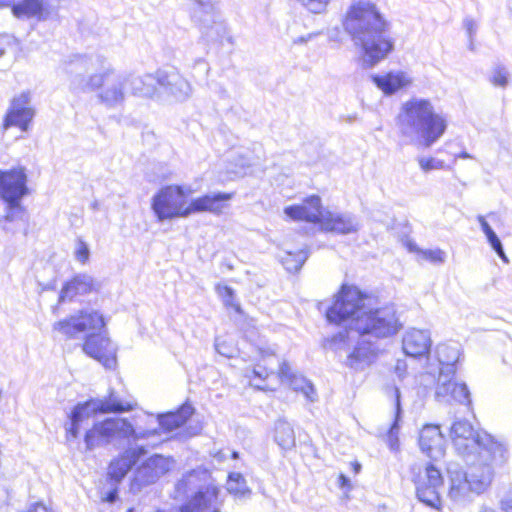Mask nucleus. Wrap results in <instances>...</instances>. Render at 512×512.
Masks as SVG:
<instances>
[{
    "label": "nucleus",
    "instance_id": "obj_11",
    "mask_svg": "<svg viewBox=\"0 0 512 512\" xmlns=\"http://www.w3.org/2000/svg\"><path fill=\"white\" fill-rule=\"evenodd\" d=\"M105 326V319L99 311L84 309L76 315L56 322L54 329L68 338H76L84 332L96 333V331L102 330Z\"/></svg>",
    "mask_w": 512,
    "mask_h": 512
},
{
    "label": "nucleus",
    "instance_id": "obj_24",
    "mask_svg": "<svg viewBox=\"0 0 512 512\" xmlns=\"http://www.w3.org/2000/svg\"><path fill=\"white\" fill-rule=\"evenodd\" d=\"M320 226L324 231L338 234H350L359 229V223L354 216L330 211L324 213Z\"/></svg>",
    "mask_w": 512,
    "mask_h": 512
},
{
    "label": "nucleus",
    "instance_id": "obj_9",
    "mask_svg": "<svg viewBox=\"0 0 512 512\" xmlns=\"http://www.w3.org/2000/svg\"><path fill=\"white\" fill-rule=\"evenodd\" d=\"M151 208L160 222L190 215V204H187L183 188L178 185L161 188L153 196Z\"/></svg>",
    "mask_w": 512,
    "mask_h": 512
},
{
    "label": "nucleus",
    "instance_id": "obj_12",
    "mask_svg": "<svg viewBox=\"0 0 512 512\" xmlns=\"http://www.w3.org/2000/svg\"><path fill=\"white\" fill-rule=\"evenodd\" d=\"M27 176L22 168L0 172V197L9 208H21L20 201L28 193Z\"/></svg>",
    "mask_w": 512,
    "mask_h": 512
},
{
    "label": "nucleus",
    "instance_id": "obj_39",
    "mask_svg": "<svg viewBox=\"0 0 512 512\" xmlns=\"http://www.w3.org/2000/svg\"><path fill=\"white\" fill-rule=\"evenodd\" d=\"M193 3L191 9L192 19H202L205 16L208 20L212 15V8H214L213 0H191Z\"/></svg>",
    "mask_w": 512,
    "mask_h": 512
},
{
    "label": "nucleus",
    "instance_id": "obj_56",
    "mask_svg": "<svg viewBox=\"0 0 512 512\" xmlns=\"http://www.w3.org/2000/svg\"><path fill=\"white\" fill-rule=\"evenodd\" d=\"M14 0H0V6H9Z\"/></svg>",
    "mask_w": 512,
    "mask_h": 512
},
{
    "label": "nucleus",
    "instance_id": "obj_63",
    "mask_svg": "<svg viewBox=\"0 0 512 512\" xmlns=\"http://www.w3.org/2000/svg\"><path fill=\"white\" fill-rule=\"evenodd\" d=\"M426 378H432V376L430 374H426L425 376H423V379L426 380Z\"/></svg>",
    "mask_w": 512,
    "mask_h": 512
},
{
    "label": "nucleus",
    "instance_id": "obj_28",
    "mask_svg": "<svg viewBox=\"0 0 512 512\" xmlns=\"http://www.w3.org/2000/svg\"><path fill=\"white\" fill-rule=\"evenodd\" d=\"M160 71L143 76L128 74V85L131 93L141 97H154L157 94L158 86H160Z\"/></svg>",
    "mask_w": 512,
    "mask_h": 512
},
{
    "label": "nucleus",
    "instance_id": "obj_20",
    "mask_svg": "<svg viewBox=\"0 0 512 512\" xmlns=\"http://www.w3.org/2000/svg\"><path fill=\"white\" fill-rule=\"evenodd\" d=\"M321 209L320 197L313 195L306 198L300 205L287 206L284 213L292 220H304L321 224V218L324 215Z\"/></svg>",
    "mask_w": 512,
    "mask_h": 512
},
{
    "label": "nucleus",
    "instance_id": "obj_37",
    "mask_svg": "<svg viewBox=\"0 0 512 512\" xmlns=\"http://www.w3.org/2000/svg\"><path fill=\"white\" fill-rule=\"evenodd\" d=\"M227 490L236 498L244 499L250 496L251 490L248 488L245 478L240 473H230L227 480Z\"/></svg>",
    "mask_w": 512,
    "mask_h": 512
},
{
    "label": "nucleus",
    "instance_id": "obj_46",
    "mask_svg": "<svg viewBox=\"0 0 512 512\" xmlns=\"http://www.w3.org/2000/svg\"><path fill=\"white\" fill-rule=\"evenodd\" d=\"M215 349L219 354L225 357H232L233 349L226 346L220 338H216L215 340Z\"/></svg>",
    "mask_w": 512,
    "mask_h": 512
},
{
    "label": "nucleus",
    "instance_id": "obj_10",
    "mask_svg": "<svg viewBox=\"0 0 512 512\" xmlns=\"http://www.w3.org/2000/svg\"><path fill=\"white\" fill-rule=\"evenodd\" d=\"M411 473L418 500L429 507L438 508L441 503L439 489L443 485L440 470L433 464H427L424 468L414 465Z\"/></svg>",
    "mask_w": 512,
    "mask_h": 512
},
{
    "label": "nucleus",
    "instance_id": "obj_45",
    "mask_svg": "<svg viewBox=\"0 0 512 512\" xmlns=\"http://www.w3.org/2000/svg\"><path fill=\"white\" fill-rule=\"evenodd\" d=\"M250 373L253 374L254 380L259 379L260 381L265 380L269 376V372L267 371V369L265 367L260 366V365H258L255 368H253L250 371ZM246 376L248 378H250L251 381H253V379H252V377H251V375L249 373H247Z\"/></svg>",
    "mask_w": 512,
    "mask_h": 512
},
{
    "label": "nucleus",
    "instance_id": "obj_17",
    "mask_svg": "<svg viewBox=\"0 0 512 512\" xmlns=\"http://www.w3.org/2000/svg\"><path fill=\"white\" fill-rule=\"evenodd\" d=\"M200 28L203 36L207 41L211 42H228L233 43V38L230 34L227 24L221 20L217 14L215 7L212 8V15L209 20L203 16L202 19H192Z\"/></svg>",
    "mask_w": 512,
    "mask_h": 512
},
{
    "label": "nucleus",
    "instance_id": "obj_15",
    "mask_svg": "<svg viewBox=\"0 0 512 512\" xmlns=\"http://www.w3.org/2000/svg\"><path fill=\"white\" fill-rule=\"evenodd\" d=\"M33 117L34 110L30 106V94L23 92L11 101L3 122V128L8 129L11 126H17L22 131H26Z\"/></svg>",
    "mask_w": 512,
    "mask_h": 512
},
{
    "label": "nucleus",
    "instance_id": "obj_38",
    "mask_svg": "<svg viewBox=\"0 0 512 512\" xmlns=\"http://www.w3.org/2000/svg\"><path fill=\"white\" fill-rule=\"evenodd\" d=\"M286 383H288L293 390L302 392L309 401H315V389L303 376L294 374Z\"/></svg>",
    "mask_w": 512,
    "mask_h": 512
},
{
    "label": "nucleus",
    "instance_id": "obj_58",
    "mask_svg": "<svg viewBox=\"0 0 512 512\" xmlns=\"http://www.w3.org/2000/svg\"><path fill=\"white\" fill-rule=\"evenodd\" d=\"M469 49L474 51V38H469Z\"/></svg>",
    "mask_w": 512,
    "mask_h": 512
},
{
    "label": "nucleus",
    "instance_id": "obj_43",
    "mask_svg": "<svg viewBox=\"0 0 512 512\" xmlns=\"http://www.w3.org/2000/svg\"><path fill=\"white\" fill-rule=\"evenodd\" d=\"M420 254L423 259L430 261L434 264H442L445 261V252L441 249H427L421 250Z\"/></svg>",
    "mask_w": 512,
    "mask_h": 512
},
{
    "label": "nucleus",
    "instance_id": "obj_57",
    "mask_svg": "<svg viewBox=\"0 0 512 512\" xmlns=\"http://www.w3.org/2000/svg\"><path fill=\"white\" fill-rule=\"evenodd\" d=\"M480 512H496V510H494L493 508H489V507H482Z\"/></svg>",
    "mask_w": 512,
    "mask_h": 512
},
{
    "label": "nucleus",
    "instance_id": "obj_1",
    "mask_svg": "<svg viewBox=\"0 0 512 512\" xmlns=\"http://www.w3.org/2000/svg\"><path fill=\"white\" fill-rule=\"evenodd\" d=\"M368 300L358 288L343 286L326 312L330 323L345 326L343 331L327 340V346L339 357L345 353V365L355 370L369 366L376 355L378 349L370 338L392 336L402 326L394 307L372 309Z\"/></svg>",
    "mask_w": 512,
    "mask_h": 512
},
{
    "label": "nucleus",
    "instance_id": "obj_54",
    "mask_svg": "<svg viewBox=\"0 0 512 512\" xmlns=\"http://www.w3.org/2000/svg\"><path fill=\"white\" fill-rule=\"evenodd\" d=\"M116 497H117V493H116V491H114V492H110V493L108 494V496H107V500H108L109 502H114V501L116 500Z\"/></svg>",
    "mask_w": 512,
    "mask_h": 512
},
{
    "label": "nucleus",
    "instance_id": "obj_62",
    "mask_svg": "<svg viewBox=\"0 0 512 512\" xmlns=\"http://www.w3.org/2000/svg\"><path fill=\"white\" fill-rule=\"evenodd\" d=\"M232 457H233L234 459L238 458V452H235V451H234V452L232 453Z\"/></svg>",
    "mask_w": 512,
    "mask_h": 512
},
{
    "label": "nucleus",
    "instance_id": "obj_61",
    "mask_svg": "<svg viewBox=\"0 0 512 512\" xmlns=\"http://www.w3.org/2000/svg\"><path fill=\"white\" fill-rule=\"evenodd\" d=\"M508 9L512 12V0H510L508 3Z\"/></svg>",
    "mask_w": 512,
    "mask_h": 512
},
{
    "label": "nucleus",
    "instance_id": "obj_25",
    "mask_svg": "<svg viewBox=\"0 0 512 512\" xmlns=\"http://www.w3.org/2000/svg\"><path fill=\"white\" fill-rule=\"evenodd\" d=\"M99 288L100 283L91 275L86 273L77 274L63 286L59 300L61 302L65 300H72L77 295H84L93 291H98Z\"/></svg>",
    "mask_w": 512,
    "mask_h": 512
},
{
    "label": "nucleus",
    "instance_id": "obj_52",
    "mask_svg": "<svg viewBox=\"0 0 512 512\" xmlns=\"http://www.w3.org/2000/svg\"><path fill=\"white\" fill-rule=\"evenodd\" d=\"M406 369V364L403 361H398L396 365V372L399 374V376L402 375V372H404Z\"/></svg>",
    "mask_w": 512,
    "mask_h": 512
},
{
    "label": "nucleus",
    "instance_id": "obj_53",
    "mask_svg": "<svg viewBox=\"0 0 512 512\" xmlns=\"http://www.w3.org/2000/svg\"><path fill=\"white\" fill-rule=\"evenodd\" d=\"M456 158H461V159H471V158H473V157H472V155H470L469 153H467V152H465V151H464V152L459 153V154L456 156Z\"/></svg>",
    "mask_w": 512,
    "mask_h": 512
},
{
    "label": "nucleus",
    "instance_id": "obj_16",
    "mask_svg": "<svg viewBox=\"0 0 512 512\" xmlns=\"http://www.w3.org/2000/svg\"><path fill=\"white\" fill-rule=\"evenodd\" d=\"M420 450L429 458L437 460L444 456L445 438L438 425L427 424L419 434Z\"/></svg>",
    "mask_w": 512,
    "mask_h": 512
},
{
    "label": "nucleus",
    "instance_id": "obj_21",
    "mask_svg": "<svg viewBox=\"0 0 512 512\" xmlns=\"http://www.w3.org/2000/svg\"><path fill=\"white\" fill-rule=\"evenodd\" d=\"M432 345L428 330L410 329L402 339V348L407 356L418 358L429 353Z\"/></svg>",
    "mask_w": 512,
    "mask_h": 512
},
{
    "label": "nucleus",
    "instance_id": "obj_51",
    "mask_svg": "<svg viewBox=\"0 0 512 512\" xmlns=\"http://www.w3.org/2000/svg\"><path fill=\"white\" fill-rule=\"evenodd\" d=\"M338 482L341 488H351L350 479L346 477L344 474H340Z\"/></svg>",
    "mask_w": 512,
    "mask_h": 512
},
{
    "label": "nucleus",
    "instance_id": "obj_50",
    "mask_svg": "<svg viewBox=\"0 0 512 512\" xmlns=\"http://www.w3.org/2000/svg\"><path fill=\"white\" fill-rule=\"evenodd\" d=\"M194 67L199 68V70L202 71L205 75H207L210 70L208 64L203 59L196 60Z\"/></svg>",
    "mask_w": 512,
    "mask_h": 512
},
{
    "label": "nucleus",
    "instance_id": "obj_6",
    "mask_svg": "<svg viewBox=\"0 0 512 512\" xmlns=\"http://www.w3.org/2000/svg\"><path fill=\"white\" fill-rule=\"evenodd\" d=\"M450 436L455 449L463 457L478 452L480 462L502 465L506 461L507 450L504 445L490 434L476 431L467 420L455 421L451 426Z\"/></svg>",
    "mask_w": 512,
    "mask_h": 512
},
{
    "label": "nucleus",
    "instance_id": "obj_40",
    "mask_svg": "<svg viewBox=\"0 0 512 512\" xmlns=\"http://www.w3.org/2000/svg\"><path fill=\"white\" fill-rule=\"evenodd\" d=\"M510 73L506 67L496 65L490 74L489 81L492 85L500 88H506L509 84Z\"/></svg>",
    "mask_w": 512,
    "mask_h": 512
},
{
    "label": "nucleus",
    "instance_id": "obj_4",
    "mask_svg": "<svg viewBox=\"0 0 512 512\" xmlns=\"http://www.w3.org/2000/svg\"><path fill=\"white\" fill-rule=\"evenodd\" d=\"M193 407L184 404L176 412H170L160 415L158 422L160 428L157 429H139L136 430L132 424L124 418H107L102 422L94 424L85 434L86 447L89 450L102 445L112 443L117 440H128L137 442L139 440H152L151 446L154 447L162 442L161 431L171 432L182 426L193 414Z\"/></svg>",
    "mask_w": 512,
    "mask_h": 512
},
{
    "label": "nucleus",
    "instance_id": "obj_31",
    "mask_svg": "<svg viewBox=\"0 0 512 512\" xmlns=\"http://www.w3.org/2000/svg\"><path fill=\"white\" fill-rule=\"evenodd\" d=\"M437 359L440 364V370H448L449 367L455 368V364L460 357L459 344L456 342L439 344L436 348Z\"/></svg>",
    "mask_w": 512,
    "mask_h": 512
},
{
    "label": "nucleus",
    "instance_id": "obj_3",
    "mask_svg": "<svg viewBox=\"0 0 512 512\" xmlns=\"http://www.w3.org/2000/svg\"><path fill=\"white\" fill-rule=\"evenodd\" d=\"M65 70L70 75L72 90L90 92L102 88L98 99L109 108L120 106L125 101L129 76L117 72L104 55L76 56Z\"/></svg>",
    "mask_w": 512,
    "mask_h": 512
},
{
    "label": "nucleus",
    "instance_id": "obj_44",
    "mask_svg": "<svg viewBox=\"0 0 512 512\" xmlns=\"http://www.w3.org/2000/svg\"><path fill=\"white\" fill-rule=\"evenodd\" d=\"M90 249L86 242L78 239L75 249V259L81 264H86L89 261Z\"/></svg>",
    "mask_w": 512,
    "mask_h": 512
},
{
    "label": "nucleus",
    "instance_id": "obj_7",
    "mask_svg": "<svg viewBox=\"0 0 512 512\" xmlns=\"http://www.w3.org/2000/svg\"><path fill=\"white\" fill-rule=\"evenodd\" d=\"M495 463L480 462L474 466L470 476L458 463H449L447 475L448 497L454 502H464L472 493L480 494L491 484Z\"/></svg>",
    "mask_w": 512,
    "mask_h": 512
},
{
    "label": "nucleus",
    "instance_id": "obj_60",
    "mask_svg": "<svg viewBox=\"0 0 512 512\" xmlns=\"http://www.w3.org/2000/svg\"><path fill=\"white\" fill-rule=\"evenodd\" d=\"M6 219H7L8 221H12V220H13V216H12V214H8V215L6 216Z\"/></svg>",
    "mask_w": 512,
    "mask_h": 512
},
{
    "label": "nucleus",
    "instance_id": "obj_5",
    "mask_svg": "<svg viewBox=\"0 0 512 512\" xmlns=\"http://www.w3.org/2000/svg\"><path fill=\"white\" fill-rule=\"evenodd\" d=\"M397 126L405 144L430 148L444 135L447 121L430 100L413 97L402 104Z\"/></svg>",
    "mask_w": 512,
    "mask_h": 512
},
{
    "label": "nucleus",
    "instance_id": "obj_36",
    "mask_svg": "<svg viewBox=\"0 0 512 512\" xmlns=\"http://www.w3.org/2000/svg\"><path fill=\"white\" fill-rule=\"evenodd\" d=\"M308 258V251L301 249L297 252L285 250L284 254L280 256L281 263L289 272H297L301 269L303 264Z\"/></svg>",
    "mask_w": 512,
    "mask_h": 512
},
{
    "label": "nucleus",
    "instance_id": "obj_35",
    "mask_svg": "<svg viewBox=\"0 0 512 512\" xmlns=\"http://www.w3.org/2000/svg\"><path fill=\"white\" fill-rule=\"evenodd\" d=\"M251 165L252 161L247 154L232 152L227 158V173L235 177L244 176Z\"/></svg>",
    "mask_w": 512,
    "mask_h": 512
},
{
    "label": "nucleus",
    "instance_id": "obj_2",
    "mask_svg": "<svg viewBox=\"0 0 512 512\" xmlns=\"http://www.w3.org/2000/svg\"><path fill=\"white\" fill-rule=\"evenodd\" d=\"M344 31L361 52L363 65L372 68L395 49L391 23L371 0H351L341 19Z\"/></svg>",
    "mask_w": 512,
    "mask_h": 512
},
{
    "label": "nucleus",
    "instance_id": "obj_8",
    "mask_svg": "<svg viewBox=\"0 0 512 512\" xmlns=\"http://www.w3.org/2000/svg\"><path fill=\"white\" fill-rule=\"evenodd\" d=\"M209 474L205 470H192L177 483L179 492L187 493L195 488L197 492L181 508V512H219L217 503L219 489L214 485L202 486L206 483Z\"/></svg>",
    "mask_w": 512,
    "mask_h": 512
},
{
    "label": "nucleus",
    "instance_id": "obj_14",
    "mask_svg": "<svg viewBox=\"0 0 512 512\" xmlns=\"http://www.w3.org/2000/svg\"><path fill=\"white\" fill-rule=\"evenodd\" d=\"M82 349L88 356L100 362L105 368L112 369L116 366L117 348L107 336L99 333H90L86 336Z\"/></svg>",
    "mask_w": 512,
    "mask_h": 512
},
{
    "label": "nucleus",
    "instance_id": "obj_34",
    "mask_svg": "<svg viewBox=\"0 0 512 512\" xmlns=\"http://www.w3.org/2000/svg\"><path fill=\"white\" fill-rule=\"evenodd\" d=\"M477 221L480 224L482 232L485 234L487 242L494 250V252L501 258L504 263H509V259L505 254L502 242L500 241L497 234L494 232L492 227L486 221L485 217L482 215L477 216Z\"/></svg>",
    "mask_w": 512,
    "mask_h": 512
},
{
    "label": "nucleus",
    "instance_id": "obj_32",
    "mask_svg": "<svg viewBox=\"0 0 512 512\" xmlns=\"http://www.w3.org/2000/svg\"><path fill=\"white\" fill-rule=\"evenodd\" d=\"M394 396H395V417L394 421L388 431L387 440L388 445L391 450L397 451L399 449V430H400V420H401V414H402V408H401V394L400 390L395 387L394 388Z\"/></svg>",
    "mask_w": 512,
    "mask_h": 512
},
{
    "label": "nucleus",
    "instance_id": "obj_18",
    "mask_svg": "<svg viewBox=\"0 0 512 512\" xmlns=\"http://www.w3.org/2000/svg\"><path fill=\"white\" fill-rule=\"evenodd\" d=\"M99 403L95 399H90L84 403L77 404L69 415V421L65 425L66 438L68 441L76 439L79 435L80 427L98 412Z\"/></svg>",
    "mask_w": 512,
    "mask_h": 512
},
{
    "label": "nucleus",
    "instance_id": "obj_27",
    "mask_svg": "<svg viewBox=\"0 0 512 512\" xmlns=\"http://www.w3.org/2000/svg\"><path fill=\"white\" fill-rule=\"evenodd\" d=\"M372 80L386 95H392L412 83L411 76L407 72L400 70L390 71L383 75H374Z\"/></svg>",
    "mask_w": 512,
    "mask_h": 512
},
{
    "label": "nucleus",
    "instance_id": "obj_19",
    "mask_svg": "<svg viewBox=\"0 0 512 512\" xmlns=\"http://www.w3.org/2000/svg\"><path fill=\"white\" fill-rule=\"evenodd\" d=\"M234 197V193L213 192L190 202V215L199 212H209L214 215H221L229 207V201Z\"/></svg>",
    "mask_w": 512,
    "mask_h": 512
},
{
    "label": "nucleus",
    "instance_id": "obj_26",
    "mask_svg": "<svg viewBox=\"0 0 512 512\" xmlns=\"http://www.w3.org/2000/svg\"><path fill=\"white\" fill-rule=\"evenodd\" d=\"M160 87L177 100H186L192 93L190 83L177 71H160Z\"/></svg>",
    "mask_w": 512,
    "mask_h": 512
},
{
    "label": "nucleus",
    "instance_id": "obj_42",
    "mask_svg": "<svg viewBox=\"0 0 512 512\" xmlns=\"http://www.w3.org/2000/svg\"><path fill=\"white\" fill-rule=\"evenodd\" d=\"M218 293L223 298L224 304L226 306L234 308L235 311L238 313L241 312L240 305L235 302L234 291L231 287H229V286L218 287Z\"/></svg>",
    "mask_w": 512,
    "mask_h": 512
},
{
    "label": "nucleus",
    "instance_id": "obj_22",
    "mask_svg": "<svg viewBox=\"0 0 512 512\" xmlns=\"http://www.w3.org/2000/svg\"><path fill=\"white\" fill-rule=\"evenodd\" d=\"M171 462L169 458L162 455H153L148 458L136 470V479L141 484H151L170 470Z\"/></svg>",
    "mask_w": 512,
    "mask_h": 512
},
{
    "label": "nucleus",
    "instance_id": "obj_41",
    "mask_svg": "<svg viewBox=\"0 0 512 512\" xmlns=\"http://www.w3.org/2000/svg\"><path fill=\"white\" fill-rule=\"evenodd\" d=\"M417 162L419 164L420 169L425 173H428L433 170H444L450 168L445 164L444 161L434 157H418Z\"/></svg>",
    "mask_w": 512,
    "mask_h": 512
},
{
    "label": "nucleus",
    "instance_id": "obj_29",
    "mask_svg": "<svg viewBox=\"0 0 512 512\" xmlns=\"http://www.w3.org/2000/svg\"><path fill=\"white\" fill-rule=\"evenodd\" d=\"M12 11L16 17H35L38 20H46L50 15L44 0H20L13 6Z\"/></svg>",
    "mask_w": 512,
    "mask_h": 512
},
{
    "label": "nucleus",
    "instance_id": "obj_47",
    "mask_svg": "<svg viewBox=\"0 0 512 512\" xmlns=\"http://www.w3.org/2000/svg\"><path fill=\"white\" fill-rule=\"evenodd\" d=\"M295 373H293L290 365L286 362H283L279 368V376L282 382H287Z\"/></svg>",
    "mask_w": 512,
    "mask_h": 512
},
{
    "label": "nucleus",
    "instance_id": "obj_59",
    "mask_svg": "<svg viewBox=\"0 0 512 512\" xmlns=\"http://www.w3.org/2000/svg\"><path fill=\"white\" fill-rule=\"evenodd\" d=\"M252 385H254L256 388H258L259 390H265V386L259 384V383H253Z\"/></svg>",
    "mask_w": 512,
    "mask_h": 512
},
{
    "label": "nucleus",
    "instance_id": "obj_49",
    "mask_svg": "<svg viewBox=\"0 0 512 512\" xmlns=\"http://www.w3.org/2000/svg\"><path fill=\"white\" fill-rule=\"evenodd\" d=\"M501 507L504 512H512V490L508 491L502 499Z\"/></svg>",
    "mask_w": 512,
    "mask_h": 512
},
{
    "label": "nucleus",
    "instance_id": "obj_13",
    "mask_svg": "<svg viewBox=\"0 0 512 512\" xmlns=\"http://www.w3.org/2000/svg\"><path fill=\"white\" fill-rule=\"evenodd\" d=\"M456 369L440 370L436 382L435 398L440 402L456 401L461 404L470 403V393L464 383L453 381Z\"/></svg>",
    "mask_w": 512,
    "mask_h": 512
},
{
    "label": "nucleus",
    "instance_id": "obj_64",
    "mask_svg": "<svg viewBox=\"0 0 512 512\" xmlns=\"http://www.w3.org/2000/svg\"><path fill=\"white\" fill-rule=\"evenodd\" d=\"M304 41H306V40H305L304 38H302V37H301V38H300L298 41H296V42L298 43V42H304Z\"/></svg>",
    "mask_w": 512,
    "mask_h": 512
},
{
    "label": "nucleus",
    "instance_id": "obj_55",
    "mask_svg": "<svg viewBox=\"0 0 512 512\" xmlns=\"http://www.w3.org/2000/svg\"><path fill=\"white\" fill-rule=\"evenodd\" d=\"M352 466H353V470H354L355 473H359L360 472L361 465L359 463H357V462L353 463Z\"/></svg>",
    "mask_w": 512,
    "mask_h": 512
},
{
    "label": "nucleus",
    "instance_id": "obj_33",
    "mask_svg": "<svg viewBox=\"0 0 512 512\" xmlns=\"http://www.w3.org/2000/svg\"><path fill=\"white\" fill-rule=\"evenodd\" d=\"M274 439L283 450H290L295 446V433L292 426L285 420H278L275 424Z\"/></svg>",
    "mask_w": 512,
    "mask_h": 512
},
{
    "label": "nucleus",
    "instance_id": "obj_30",
    "mask_svg": "<svg viewBox=\"0 0 512 512\" xmlns=\"http://www.w3.org/2000/svg\"><path fill=\"white\" fill-rule=\"evenodd\" d=\"M95 401L99 403L100 413H122L131 411L135 407V403L123 400L113 390L109 392V395L104 398H95Z\"/></svg>",
    "mask_w": 512,
    "mask_h": 512
},
{
    "label": "nucleus",
    "instance_id": "obj_23",
    "mask_svg": "<svg viewBox=\"0 0 512 512\" xmlns=\"http://www.w3.org/2000/svg\"><path fill=\"white\" fill-rule=\"evenodd\" d=\"M147 453L144 446L129 448L118 458L114 459L108 470V475L116 482L121 481L138 460Z\"/></svg>",
    "mask_w": 512,
    "mask_h": 512
},
{
    "label": "nucleus",
    "instance_id": "obj_48",
    "mask_svg": "<svg viewBox=\"0 0 512 512\" xmlns=\"http://www.w3.org/2000/svg\"><path fill=\"white\" fill-rule=\"evenodd\" d=\"M463 25L468 34V38H474L478 29L477 23L472 18H465Z\"/></svg>",
    "mask_w": 512,
    "mask_h": 512
}]
</instances>
